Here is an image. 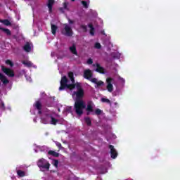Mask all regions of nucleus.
<instances>
[{
  "label": "nucleus",
  "mask_w": 180,
  "mask_h": 180,
  "mask_svg": "<svg viewBox=\"0 0 180 180\" xmlns=\"http://www.w3.org/2000/svg\"><path fill=\"white\" fill-rule=\"evenodd\" d=\"M53 5H54V0H49L47 6L49 8V13H51V12H53Z\"/></svg>",
  "instance_id": "nucleus-13"
},
{
  "label": "nucleus",
  "mask_w": 180,
  "mask_h": 180,
  "mask_svg": "<svg viewBox=\"0 0 180 180\" xmlns=\"http://www.w3.org/2000/svg\"><path fill=\"white\" fill-rule=\"evenodd\" d=\"M89 27L90 28V34H91V36H94L95 34V28L94 27L92 24H89Z\"/></svg>",
  "instance_id": "nucleus-21"
},
{
  "label": "nucleus",
  "mask_w": 180,
  "mask_h": 180,
  "mask_svg": "<svg viewBox=\"0 0 180 180\" xmlns=\"http://www.w3.org/2000/svg\"><path fill=\"white\" fill-rule=\"evenodd\" d=\"M53 165L56 167V168H58V160H53Z\"/></svg>",
  "instance_id": "nucleus-32"
},
{
  "label": "nucleus",
  "mask_w": 180,
  "mask_h": 180,
  "mask_svg": "<svg viewBox=\"0 0 180 180\" xmlns=\"http://www.w3.org/2000/svg\"><path fill=\"white\" fill-rule=\"evenodd\" d=\"M63 9H65L66 11H68V3L65 2L63 4Z\"/></svg>",
  "instance_id": "nucleus-31"
},
{
  "label": "nucleus",
  "mask_w": 180,
  "mask_h": 180,
  "mask_svg": "<svg viewBox=\"0 0 180 180\" xmlns=\"http://www.w3.org/2000/svg\"><path fill=\"white\" fill-rule=\"evenodd\" d=\"M51 56L54 57V52L51 53Z\"/></svg>",
  "instance_id": "nucleus-43"
},
{
  "label": "nucleus",
  "mask_w": 180,
  "mask_h": 180,
  "mask_svg": "<svg viewBox=\"0 0 180 180\" xmlns=\"http://www.w3.org/2000/svg\"><path fill=\"white\" fill-rule=\"evenodd\" d=\"M96 49H101V46L100 43H96L95 44Z\"/></svg>",
  "instance_id": "nucleus-36"
},
{
  "label": "nucleus",
  "mask_w": 180,
  "mask_h": 180,
  "mask_svg": "<svg viewBox=\"0 0 180 180\" xmlns=\"http://www.w3.org/2000/svg\"><path fill=\"white\" fill-rule=\"evenodd\" d=\"M84 120L87 124V126H91V124H92V121L91 120V118L89 117H85Z\"/></svg>",
  "instance_id": "nucleus-23"
},
{
  "label": "nucleus",
  "mask_w": 180,
  "mask_h": 180,
  "mask_svg": "<svg viewBox=\"0 0 180 180\" xmlns=\"http://www.w3.org/2000/svg\"><path fill=\"white\" fill-rule=\"evenodd\" d=\"M0 79L4 85L9 84V80L2 73H0Z\"/></svg>",
  "instance_id": "nucleus-12"
},
{
  "label": "nucleus",
  "mask_w": 180,
  "mask_h": 180,
  "mask_svg": "<svg viewBox=\"0 0 180 180\" xmlns=\"http://www.w3.org/2000/svg\"><path fill=\"white\" fill-rule=\"evenodd\" d=\"M64 30L63 31V34L65 36H68V37H71L72 36V29H71V27L68 24H63Z\"/></svg>",
  "instance_id": "nucleus-4"
},
{
  "label": "nucleus",
  "mask_w": 180,
  "mask_h": 180,
  "mask_svg": "<svg viewBox=\"0 0 180 180\" xmlns=\"http://www.w3.org/2000/svg\"><path fill=\"white\" fill-rule=\"evenodd\" d=\"M60 11H61V12H64V11H63V8H60Z\"/></svg>",
  "instance_id": "nucleus-45"
},
{
  "label": "nucleus",
  "mask_w": 180,
  "mask_h": 180,
  "mask_svg": "<svg viewBox=\"0 0 180 180\" xmlns=\"http://www.w3.org/2000/svg\"><path fill=\"white\" fill-rule=\"evenodd\" d=\"M114 58H120V53H116V56L113 55Z\"/></svg>",
  "instance_id": "nucleus-39"
},
{
  "label": "nucleus",
  "mask_w": 180,
  "mask_h": 180,
  "mask_svg": "<svg viewBox=\"0 0 180 180\" xmlns=\"http://www.w3.org/2000/svg\"><path fill=\"white\" fill-rule=\"evenodd\" d=\"M1 110H5V103L1 101V106L0 107Z\"/></svg>",
  "instance_id": "nucleus-35"
},
{
  "label": "nucleus",
  "mask_w": 180,
  "mask_h": 180,
  "mask_svg": "<svg viewBox=\"0 0 180 180\" xmlns=\"http://www.w3.org/2000/svg\"><path fill=\"white\" fill-rule=\"evenodd\" d=\"M84 77L86 78V79H91L92 77V71L89 69L84 70Z\"/></svg>",
  "instance_id": "nucleus-9"
},
{
  "label": "nucleus",
  "mask_w": 180,
  "mask_h": 180,
  "mask_svg": "<svg viewBox=\"0 0 180 180\" xmlns=\"http://www.w3.org/2000/svg\"><path fill=\"white\" fill-rule=\"evenodd\" d=\"M82 4L86 9L88 8V7L89 6V0H88L87 1H82Z\"/></svg>",
  "instance_id": "nucleus-22"
},
{
  "label": "nucleus",
  "mask_w": 180,
  "mask_h": 180,
  "mask_svg": "<svg viewBox=\"0 0 180 180\" xmlns=\"http://www.w3.org/2000/svg\"><path fill=\"white\" fill-rule=\"evenodd\" d=\"M22 64L25 66V67H33V63H32V62L28 61V60H24L22 61Z\"/></svg>",
  "instance_id": "nucleus-19"
},
{
  "label": "nucleus",
  "mask_w": 180,
  "mask_h": 180,
  "mask_svg": "<svg viewBox=\"0 0 180 180\" xmlns=\"http://www.w3.org/2000/svg\"><path fill=\"white\" fill-rule=\"evenodd\" d=\"M106 81H107V84H108L107 89H108V92H113V85L110 82L112 81V79L108 78L106 79Z\"/></svg>",
  "instance_id": "nucleus-10"
},
{
  "label": "nucleus",
  "mask_w": 180,
  "mask_h": 180,
  "mask_svg": "<svg viewBox=\"0 0 180 180\" xmlns=\"http://www.w3.org/2000/svg\"><path fill=\"white\" fill-rule=\"evenodd\" d=\"M101 102L109 103V105H112V103H110V100L108 98H101Z\"/></svg>",
  "instance_id": "nucleus-24"
},
{
  "label": "nucleus",
  "mask_w": 180,
  "mask_h": 180,
  "mask_svg": "<svg viewBox=\"0 0 180 180\" xmlns=\"http://www.w3.org/2000/svg\"><path fill=\"white\" fill-rule=\"evenodd\" d=\"M34 106L36 108V109H37L38 111V113L39 115L41 114V103H40V101H37L34 104Z\"/></svg>",
  "instance_id": "nucleus-15"
},
{
  "label": "nucleus",
  "mask_w": 180,
  "mask_h": 180,
  "mask_svg": "<svg viewBox=\"0 0 180 180\" xmlns=\"http://www.w3.org/2000/svg\"><path fill=\"white\" fill-rule=\"evenodd\" d=\"M48 154L49 155H52V157H59L60 156V153H57V152H56L54 150H49L48 152Z\"/></svg>",
  "instance_id": "nucleus-18"
},
{
  "label": "nucleus",
  "mask_w": 180,
  "mask_h": 180,
  "mask_svg": "<svg viewBox=\"0 0 180 180\" xmlns=\"http://www.w3.org/2000/svg\"><path fill=\"white\" fill-rule=\"evenodd\" d=\"M89 81H91V82H93V84H98V79L96 78H91V79H89Z\"/></svg>",
  "instance_id": "nucleus-28"
},
{
  "label": "nucleus",
  "mask_w": 180,
  "mask_h": 180,
  "mask_svg": "<svg viewBox=\"0 0 180 180\" xmlns=\"http://www.w3.org/2000/svg\"><path fill=\"white\" fill-rule=\"evenodd\" d=\"M34 122H36V120H34Z\"/></svg>",
  "instance_id": "nucleus-47"
},
{
  "label": "nucleus",
  "mask_w": 180,
  "mask_h": 180,
  "mask_svg": "<svg viewBox=\"0 0 180 180\" xmlns=\"http://www.w3.org/2000/svg\"><path fill=\"white\" fill-rule=\"evenodd\" d=\"M120 79L121 81H122V82H124V79L123 78L120 77Z\"/></svg>",
  "instance_id": "nucleus-42"
},
{
  "label": "nucleus",
  "mask_w": 180,
  "mask_h": 180,
  "mask_svg": "<svg viewBox=\"0 0 180 180\" xmlns=\"http://www.w3.org/2000/svg\"><path fill=\"white\" fill-rule=\"evenodd\" d=\"M41 122L44 124H50L56 126V124H57V123L58 122V120L54 118V117H53V115H51V114L43 113L41 117Z\"/></svg>",
  "instance_id": "nucleus-2"
},
{
  "label": "nucleus",
  "mask_w": 180,
  "mask_h": 180,
  "mask_svg": "<svg viewBox=\"0 0 180 180\" xmlns=\"http://www.w3.org/2000/svg\"><path fill=\"white\" fill-rule=\"evenodd\" d=\"M0 30H2L7 36H11L12 34V32H11V30L8 28H4L2 27H0Z\"/></svg>",
  "instance_id": "nucleus-16"
},
{
  "label": "nucleus",
  "mask_w": 180,
  "mask_h": 180,
  "mask_svg": "<svg viewBox=\"0 0 180 180\" xmlns=\"http://www.w3.org/2000/svg\"><path fill=\"white\" fill-rule=\"evenodd\" d=\"M40 151H44V150H46V146H42L41 148H39Z\"/></svg>",
  "instance_id": "nucleus-40"
},
{
  "label": "nucleus",
  "mask_w": 180,
  "mask_h": 180,
  "mask_svg": "<svg viewBox=\"0 0 180 180\" xmlns=\"http://www.w3.org/2000/svg\"><path fill=\"white\" fill-rule=\"evenodd\" d=\"M94 108H95V104L90 101L87 103V107L86 110H87V115H91V112H94Z\"/></svg>",
  "instance_id": "nucleus-6"
},
{
  "label": "nucleus",
  "mask_w": 180,
  "mask_h": 180,
  "mask_svg": "<svg viewBox=\"0 0 180 180\" xmlns=\"http://www.w3.org/2000/svg\"><path fill=\"white\" fill-rule=\"evenodd\" d=\"M68 75L72 82V84H70L66 76H63L60 80L59 91L68 89V92H69L70 95L72 96H74V95L76 96L74 109L77 116H82L84 114V109L86 108V103H85V101L82 99V98H84V89H82L81 83L77 82L75 84L74 73L72 72H69Z\"/></svg>",
  "instance_id": "nucleus-1"
},
{
  "label": "nucleus",
  "mask_w": 180,
  "mask_h": 180,
  "mask_svg": "<svg viewBox=\"0 0 180 180\" xmlns=\"http://www.w3.org/2000/svg\"><path fill=\"white\" fill-rule=\"evenodd\" d=\"M109 148L110 149L111 158H116V157H117V151H116L115 147L110 145Z\"/></svg>",
  "instance_id": "nucleus-8"
},
{
  "label": "nucleus",
  "mask_w": 180,
  "mask_h": 180,
  "mask_svg": "<svg viewBox=\"0 0 180 180\" xmlns=\"http://www.w3.org/2000/svg\"><path fill=\"white\" fill-rule=\"evenodd\" d=\"M81 29L84 30V32H86V25H81Z\"/></svg>",
  "instance_id": "nucleus-38"
},
{
  "label": "nucleus",
  "mask_w": 180,
  "mask_h": 180,
  "mask_svg": "<svg viewBox=\"0 0 180 180\" xmlns=\"http://www.w3.org/2000/svg\"><path fill=\"white\" fill-rule=\"evenodd\" d=\"M66 112H68V113H71L72 112V107L71 106H68L65 108Z\"/></svg>",
  "instance_id": "nucleus-30"
},
{
  "label": "nucleus",
  "mask_w": 180,
  "mask_h": 180,
  "mask_svg": "<svg viewBox=\"0 0 180 180\" xmlns=\"http://www.w3.org/2000/svg\"><path fill=\"white\" fill-rule=\"evenodd\" d=\"M92 63H94V61L92 60V58H89L87 60V64L91 65L92 64Z\"/></svg>",
  "instance_id": "nucleus-37"
},
{
  "label": "nucleus",
  "mask_w": 180,
  "mask_h": 180,
  "mask_svg": "<svg viewBox=\"0 0 180 180\" xmlns=\"http://www.w3.org/2000/svg\"><path fill=\"white\" fill-rule=\"evenodd\" d=\"M51 26L52 34H56V33H57V29H58V27H57V25L53 24H51Z\"/></svg>",
  "instance_id": "nucleus-17"
},
{
  "label": "nucleus",
  "mask_w": 180,
  "mask_h": 180,
  "mask_svg": "<svg viewBox=\"0 0 180 180\" xmlns=\"http://www.w3.org/2000/svg\"><path fill=\"white\" fill-rule=\"evenodd\" d=\"M1 71H3L6 75L10 77L11 78H13V77H15V72L11 68H8L4 65H1Z\"/></svg>",
  "instance_id": "nucleus-5"
},
{
  "label": "nucleus",
  "mask_w": 180,
  "mask_h": 180,
  "mask_svg": "<svg viewBox=\"0 0 180 180\" xmlns=\"http://www.w3.org/2000/svg\"><path fill=\"white\" fill-rule=\"evenodd\" d=\"M69 50L72 54H75V56H78V51H77V47L75 46V44H73L72 46H70Z\"/></svg>",
  "instance_id": "nucleus-14"
},
{
  "label": "nucleus",
  "mask_w": 180,
  "mask_h": 180,
  "mask_svg": "<svg viewBox=\"0 0 180 180\" xmlns=\"http://www.w3.org/2000/svg\"><path fill=\"white\" fill-rule=\"evenodd\" d=\"M72 2H74V1H75V0H71Z\"/></svg>",
  "instance_id": "nucleus-46"
},
{
  "label": "nucleus",
  "mask_w": 180,
  "mask_h": 180,
  "mask_svg": "<svg viewBox=\"0 0 180 180\" xmlns=\"http://www.w3.org/2000/svg\"><path fill=\"white\" fill-rule=\"evenodd\" d=\"M6 64H7V65H10V67H13V63L11 60H6Z\"/></svg>",
  "instance_id": "nucleus-27"
},
{
  "label": "nucleus",
  "mask_w": 180,
  "mask_h": 180,
  "mask_svg": "<svg viewBox=\"0 0 180 180\" xmlns=\"http://www.w3.org/2000/svg\"><path fill=\"white\" fill-rule=\"evenodd\" d=\"M95 113L96 115H101V113H102V110H101L100 109H96Z\"/></svg>",
  "instance_id": "nucleus-34"
},
{
  "label": "nucleus",
  "mask_w": 180,
  "mask_h": 180,
  "mask_svg": "<svg viewBox=\"0 0 180 180\" xmlns=\"http://www.w3.org/2000/svg\"><path fill=\"white\" fill-rule=\"evenodd\" d=\"M101 33L105 35V31H102Z\"/></svg>",
  "instance_id": "nucleus-44"
},
{
  "label": "nucleus",
  "mask_w": 180,
  "mask_h": 180,
  "mask_svg": "<svg viewBox=\"0 0 180 180\" xmlns=\"http://www.w3.org/2000/svg\"><path fill=\"white\" fill-rule=\"evenodd\" d=\"M69 23H70V25H72V23H74V21L69 20Z\"/></svg>",
  "instance_id": "nucleus-41"
},
{
  "label": "nucleus",
  "mask_w": 180,
  "mask_h": 180,
  "mask_svg": "<svg viewBox=\"0 0 180 180\" xmlns=\"http://www.w3.org/2000/svg\"><path fill=\"white\" fill-rule=\"evenodd\" d=\"M102 85H103V82L98 81L97 83L96 84L95 88H97V86H101Z\"/></svg>",
  "instance_id": "nucleus-29"
},
{
  "label": "nucleus",
  "mask_w": 180,
  "mask_h": 180,
  "mask_svg": "<svg viewBox=\"0 0 180 180\" xmlns=\"http://www.w3.org/2000/svg\"><path fill=\"white\" fill-rule=\"evenodd\" d=\"M25 78H26L27 81L32 82V77H30V76H27V75H25Z\"/></svg>",
  "instance_id": "nucleus-33"
},
{
  "label": "nucleus",
  "mask_w": 180,
  "mask_h": 180,
  "mask_svg": "<svg viewBox=\"0 0 180 180\" xmlns=\"http://www.w3.org/2000/svg\"><path fill=\"white\" fill-rule=\"evenodd\" d=\"M37 166L40 168L41 171H49L50 169V163L44 158H41L37 161Z\"/></svg>",
  "instance_id": "nucleus-3"
},
{
  "label": "nucleus",
  "mask_w": 180,
  "mask_h": 180,
  "mask_svg": "<svg viewBox=\"0 0 180 180\" xmlns=\"http://www.w3.org/2000/svg\"><path fill=\"white\" fill-rule=\"evenodd\" d=\"M93 67H97V68L95 70V71H96L97 72H100V74H105V69L101 67L98 63L93 65Z\"/></svg>",
  "instance_id": "nucleus-11"
},
{
  "label": "nucleus",
  "mask_w": 180,
  "mask_h": 180,
  "mask_svg": "<svg viewBox=\"0 0 180 180\" xmlns=\"http://www.w3.org/2000/svg\"><path fill=\"white\" fill-rule=\"evenodd\" d=\"M55 144H56V146H57V147H58L59 150H63L64 148H63V146H61V143L60 142L55 141Z\"/></svg>",
  "instance_id": "nucleus-26"
},
{
  "label": "nucleus",
  "mask_w": 180,
  "mask_h": 180,
  "mask_svg": "<svg viewBox=\"0 0 180 180\" xmlns=\"http://www.w3.org/2000/svg\"><path fill=\"white\" fill-rule=\"evenodd\" d=\"M33 49V44L30 42H27L23 46V50H25L27 53H30Z\"/></svg>",
  "instance_id": "nucleus-7"
},
{
  "label": "nucleus",
  "mask_w": 180,
  "mask_h": 180,
  "mask_svg": "<svg viewBox=\"0 0 180 180\" xmlns=\"http://www.w3.org/2000/svg\"><path fill=\"white\" fill-rule=\"evenodd\" d=\"M18 176H25V172L22 171V170H18L17 172Z\"/></svg>",
  "instance_id": "nucleus-25"
},
{
  "label": "nucleus",
  "mask_w": 180,
  "mask_h": 180,
  "mask_svg": "<svg viewBox=\"0 0 180 180\" xmlns=\"http://www.w3.org/2000/svg\"><path fill=\"white\" fill-rule=\"evenodd\" d=\"M0 22L5 25V26H11V21H9V20H1L0 19Z\"/></svg>",
  "instance_id": "nucleus-20"
}]
</instances>
